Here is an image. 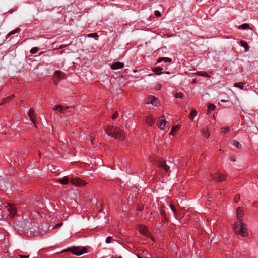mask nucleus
<instances>
[{
	"label": "nucleus",
	"instance_id": "obj_1",
	"mask_svg": "<svg viewBox=\"0 0 258 258\" xmlns=\"http://www.w3.org/2000/svg\"><path fill=\"white\" fill-rule=\"evenodd\" d=\"M237 218L239 220L236 222L234 226L235 232L238 235L242 237H245L247 236V229L246 225L242 222L241 218L244 214L243 210L238 207L237 209Z\"/></svg>",
	"mask_w": 258,
	"mask_h": 258
},
{
	"label": "nucleus",
	"instance_id": "obj_2",
	"mask_svg": "<svg viewBox=\"0 0 258 258\" xmlns=\"http://www.w3.org/2000/svg\"><path fill=\"white\" fill-rule=\"evenodd\" d=\"M105 131L108 135L116 139L123 140L125 138L124 131L117 127H109L108 129H105Z\"/></svg>",
	"mask_w": 258,
	"mask_h": 258
},
{
	"label": "nucleus",
	"instance_id": "obj_3",
	"mask_svg": "<svg viewBox=\"0 0 258 258\" xmlns=\"http://www.w3.org/2000/svg\"><path fill=\"white\" fill-rule=\"evenodd\" d=\"M211 176L212 179L216 182L222 181L226 179V176L219 170L216 171L213 173H211Z\"/></svg>",
	"mask_w": 258,
	"mask_h": 258
},
{
	"label": "nucleus",
	"instance_id": "obj_4",
	"mask_svg": "<svg viewBox=\"0 0 258 258\" xmlns=\"http://www.w3.org/2000/svg\"><path fill=\"white\" fill-rule=\"evenodd\" d=\"M70 251L71 253L74 255L80 256L82 255L84 253H86L87 252V250L85 248H83L80 249L78 247H74L73 248H68L67 249L63 250L62 252Z\"/></svg>",
	"mask_w": 258,
	"mask_h": 258
},
{
	"label": "nucleus",
	"instance_id": "obj_5",
	"mask_svg": "<svg viewBox=\"0 0 258 258\" xmlns=\"http://www.w3.org/2000/svg\"><path fill=\"white\" fill-rule=\"evenodd\" d=\"M175 163H173L170 161H164L163 160H160L158 163L159 167L162 168L166 171H169V169L173 166L174 165Z\"/></svg>",
	"mask_w": 258,
	"mask_h": 258
},
{
	"label": "nucleus",
	"instance_id": "obj_6",
	"mask_svg": "<svg viewBox=\"0 0 258 258\" xmlns=\"http://www.w3.org/2000/svg\"><path fill=\"white\" fill-rule=\"evenodd\" d=\"M7 210L9 212V215L13 217H14L17 213V209L16 207L12 204H9L6 206Z\"/></svg>",
	"mask_w": 258,
	"mask_h": 258
},
{
	"label": "nucleus",
	"instance_id": "obj_7",
	"mask_svg": "<svg viewBox=\"0 0 258 258\" xmlns=\"http://www.w3.org/2000/svg\"><path fill=\"white\" fill-rule=\"evenodd\" d=\"M147 103L151 104L155 106H157L159 104V100L155 96L151 95L148 96Z\"/></svg>",
	"mask_w": 258,
	"mask_h": 258
},
{
	"label": "nucleus",
	"instance_id": "obj_8",
	"mask_svg": "<svg viewBox=\"0 0 258 258\" xmlns=\"http://www.w3.org/2000/svg\"><path fill=\"white\" fill-rule=\"evenodd\" d=\"M71 184L76 186H84L86 185V182L80 179H72L70 180Z\"/></svg>",
	"mask_w": 258,
	"mask_h": 258
},
{
	"label": "nucleus",
	"instance_id": "obj_9",
	"mask_svg": "<svg viewBox=\"0 0 258 258\" xmlns=\"http://www.w3.org/2000/svg\"><path fill=\"white\" fill-rule=\"evenodd\" d=\"M28 116L30 118V119L32 121V122L34 124V125L36 126V122L37 121L36 120V117L34 115V110L32 108L30 109L28 112Z\"/></svg>",
	"mask_w": 258,
	"mask_h": 258
},
{
	"label": "nucleus",
	"instance_id": "obj_10",
	"mask_svg": "<svg viewBox=\"0 0 258 258\" xmlns=\"http://www.w3.org/2000/svg\"><path fill=\"white\" fill-rule=\"evenodd\" d=\"M70 108H71L69 107H67L64 108L63 106H62L61 105H59L55 106L53 109L54 111H58L59 112L64 113H66V111H65L66 109H70Z\"/></svg>",
	"mask_w": 258,
	"mask_h": 258
},
{
	"label": "nucleus",
	"instance_id": "obj_11",
	"mask_svg": "<svg viewBox=\"0 0 258 258\" xmlns=\"http://www.w3.org/2000/svg\"><path fill=\"white\" fill-rule=\"evenodd\" d=\"M164 117L163 116L162 118L158 121V127L161 130H164L166 126V124L167 121Z\"/></svg>",
	"mask_w": 258,
	"mask_h": 258
},
{
	"label": "nucleus",
	"instance_id": "obj_12",
	"mask_svg": "<svg viewBox=\"0 0 258 258\" xmlns=\"http://www.w3.org/2000/svg\"><path fill=\"white\" fill-rule=\"evenodd\" d=\"M124 67V64L121 62H116L113 63L111 66V68L112 70H117L118 69H121Z\"/></svg>",
	"mask_w": 258,
	"mask_h": 258
},
{
	"label": "nucleus",
	"instance_id": "obj_13",
	"mask_svg": "<svg viewBox=\"0 0 258 258\" xmlns=\"http://www.w3.org/2000/svg\"><path fill=\"white\" fill-rule=\"evenodd\" d=\"M139 232L143 235H146L148 233V228L146 226L140 225L138 227Z\"/></svg>",
	"mask_w": 258,
	"mask_h": 258
},
{
	"label": "nucleus",
	"instance_id": "obj_14",
	"mask_svg": "<svg viewBox=\"0 0 258 258\" xmlns=\"http://www.w3.org/2000/svg\"><path fill=\"white\" fill-rule=\"evenodd\" d=\"M146 121L149 126H152L155 121V118L150 115L146 117Z\"/></svg>",
	"mask_w": 258,
	"mask_h": 258
},
{
	"label": "nucleus",
	"instance_id": "obj_15",
	"mask_svg": "<svg viewBox=\"0 0 258 258\" xmlns=\"http://www.w3.org/2000/svg\"><path fill=\"white\" fill-rule=\"evenodd\" d=\"M60 73L61 72L58 71H56L54 72V80H55V83L56 84V81H58L59 80H60L61 79V76H60Z\"/></svg>",
	"mask_w": 258,
	"mask_h": 258
},
{
	"label": "nucleus",
	"instance_id": "obj_16",
	"mask_svg": "<svg viewBox=\"0 0 258 258\" xmlns=\"http://www.w3.org/2000/svg\"><path fill=\"white\" fill-rule=\"evenodd\" d=\"M14 97V95H11L8 97H6L4 99H3L2 101V103H1V105H4L6 103H7V102H8L9 101H10V100H12Z\"/></svg>",
	"mask_w": 258,
	"mask_h": 258
},
{
	"label": "nucleus",
	"instance_id": "obj_17",
	"mask_svg": "<svg viewBox=\"0 0 258 258\" xmlns=\"http://www.w3.org/2000/svg\"><path fill=\"white\" fill-rule=\"evenodd\" d=\"M162 61H164L165 62H171L172 61V59L169 57H161L157 61V63H160Z\"/></svg>",
	"mask_w": 258,
	"mask_h": 258
},
{
	"label": "nucleus",
	"instance_id": "obj_18",
	"mask_svg": "<svg viewBox=\"0 0 258 258\" xmlns=\"http://www.w3.org/2000/svg\"><path fill=\"white\" fill-rule=\"evenodd\" d=\"M58 181L60 183L66 185L69 183V178L67 176H65L63 178L59 179Z\"/></svg>",
	"mask_w": 258,
	"mask_h": 258
},
{
	"label": "nucleus",
	"instance_id": "obj_19",
	"mask_svg": "<svg viewBox=\"0 0 258 258\" xmlns=\"http://www.w3.org/2000/svg\"><path fill=\"white\" fill-rule=\"evenodd\" d=\"M215 108V106L213 104H210L208 105L207 108V113L209 114L212 111H213Z\"/></svg>",
	"mask_w": 258,
	"mask_h": 258
},
{
	"label": "nucleus",
	"instance_id": "obj_20",
	"mask_svg": "<svg viewBox=\"0 0 258 258\" xmlns=\"http://www.w3.org/2000/svg\"><path fill=\"white\" fill-rule=\"evenodd\" d=\"M162 68L160 67H157L153 69V71L158 75H160L163 73V72H161L162 70Z\"/></svg>",
	"mask_w": 258,
	"mask_h": 258
},
{
	"label": "nucleus",
	"instance_id": "obj_21",
	"mask_svg": "<svg viewBox=\"0 0 258 258\" xmlns=\"http://www.w3.org/2000/svg\"><path fill=\"white\" fill-rule=\"evenodd\" d=\"M232 144L236 147V148L240 149L241 148L242 146L240 142L237 140H233L232 142Z\"/></svg>",
	"mask_w": 258,
	"mask_h": 258
},
{
	"label": "nucleus",
	"instance_id": "obj_22",
	"mask_svg": "<svg viewBox=\"0 0 258 258\" xmlns=\"http://www.w3.org/2000/svg\"><path fill=\"white\" fill-rule=\"evenodd\" d=\"M202 134L205 138H208L210 135L209 131H208V129H207V128H204L202 130Z\"/></svg>",
	"mask_w": 258,
	"mask_h": 258
},
{
	"label": "nucleus",
	"instance_id": "obj_23",
	"mask_svg": "<svg viewBox=\"0 0 258 258\" xmlns=\"http://www.w3.org/2000/svg\"><path fill=\"white\" fill-rule=\"evenodd\" d=\"M239 29L246 30L249 28V25L247 23H244L238 27Z\"/></svg>",
	"mask_w": 258,
	"mask_h": 258
},
{
	"label": "nucleus",
	"instance_id": "obj_24",
	"mask_svg": "<svg viewBox=\"0 0 258 258\" xmlns=\"http://www.w3.org/2000/svg\"><path fill=\"white\" fill-rule=\"evenodd\" d=\"M197 111L196 110H192L190 114V115L189 116V118L191 120H193L194 118L196 117V116L197 115Z\"/></svg>",
	"mask_w": 258,
	"mask_h": 258
},
{
	"label": "nucleus",
	"instance_id": "obj_25",
	"mask_svg": "<svg viewBox=\"0 0 258 258\" xmlns=\"http://www.w3.org/2000/svg\"><path fill=\"white\" fill-rule=\"evenodd\" d=\"M197 74L200 76L210 77V75L206 72H198Z\"/></svg>",
	"mask_w": 258,
	"mask_h": 258
},
{
	"label": "nucleus",
	"instance_id": "obj_26",
	"mask_svg": "<svg viewBox=\"0 0 258 258\" xmlns=\"http://www.w3.org/2000/svg\"><path fill=\"white\" fill-rule=\"evenodd\" d=\"M240 42L241 44V46L243 47L246 49V51H248L249 50V46L246 42L243 41H241Z\"/></svg>",
	"mask_w": 258,
	"mask_h": 258
},
{
	"label": "nucleus",
	"instance_id": "obj_27",
	"mask_svg": "<svg viewBox=\"0 0 258 258\" xmlns=\"http://www.w3.org/2000/svg\"><path fill=\"white\" fill-rule=\"evenodd\" d=\"M87 36L89 38H95L96 40H97V38L98 37V35L96 33H94L88 34Z\"/></svg>",
	"mask_w": 258,
	"mask_h": 258
},
{
	"label": "nucleus",
	"instance_id": "obj_28",
	"mask_svg": "<svg viewBox=\"0 0 258 258\" xmlns=\"http://www.w3.org/2000/svg\"><path fill=\"white\" fill-rule=\"evenodd\" d=\"M242 83H235L234 84L233 86L235 87H237L240 88L241 90L244 89V86L243 85H241Z\"/></svg>",
	"mask_w": 258,
	"mask_h": 258
},
{
	"label": "nucleus",
	"instance_id": "obj_29",
	"mask_svg": "<svg viewBox=\"0 0 258 258\" xmlns=\"http://www.w3.org/2000/svg\"><path fill=\"white\" fill-rule=\"evenodd\" d=\"M20 31V29H15V30H12L11 31V32H10L9 33V34L7 35V38H8V37L10 35H13L14 34H16V33L17 32H19V31Z\"/></svg>",
	"mask_w": 258,
	"mask_h": 258
},
{
	"label": "nucleus",
	"instance_id": "obj_30",
	"mask_svg": "<svg viewBox=\"0 0 258 258\" xmlns=\"http://www.w3.org/2000/svg\"><path fill=\"white\" fill-rule=\"evenodd\" d=\"M39 50V49L37 47H33L30 50V52L32 54L36 53Z\"/></svg>",
	"mask_w": 258,
	"mask_h": 258
},
{
	"label": "nucleus",
	"instance_id": "obj_31",
	"mask_svg": "<svg viewBox=\"0 0 258 258\" xmlns=\"http://www.w3.org/2000/svg\"><path fill=\"white\" fill-rule=\"evenodd\" d=\"M183 94L181 92H178L175 94V97L176 98H182L183 97Z\"/></svg>",
	"mask_w": 258,
	"mask_h": 258
},
{
	"label": "nucleus",
	"instance_id": "obj_32",
	"mask_svg": "<svg viewBox=\"0 0 258 258\" xmlns=\"http://www.w3.org/2000/svg\"><path fill=\"white\" fill-rule=\"evenodd\" d=\"M178 128L179 127L177 126L173 127L170 131V134L171 135H174V132H176Z\"/></svg>",
	"mask_w": 258,
	"mask_h": 258
},
{
	"label": "nucleus",
	"instance_id": "obj_33",
	"mask_svg": "<svg viewBox=\"0 0 258 258\" xmlns=\"http://www.w3.org/2000/svg\"><path fill=\"white\" fill-rule=\"evenodd\" d=\"M221 131L222 132H223L224 133H227L229 132V127H224L221 128Z\"/></svg>",
	"mask_w": 258,
	"mask_h": 258
},
{
	"label": "nucleus",
	"instance_id": "obj_34",
	"mask_svg": "<svg viewBox=\"0 0 258 258\" xmlns=\"http://www.w3.org/2000/svg\"><path fill=\"white\" fill-rule=\"evenodd\" d=\"M240 199V196L239 195H235L234 198V201L235 203H237L238 202L239 200Z\"/></svg>",
	"mask_w": 258,
	"mask_h": 258
},
{
	"label": "nucleus",
	"instance_id": "obj_35",
	"mask_svg": "<svg viewBox=\"0 0 258 258\" xmlns=\"http://www.w3.org/2000/svg\"><path fill=\"white\" fill-rule=\"evenodd\" d=\"M170 208H171V209L172 210V212L175 214L176 213V209L174 207V206L172 205V204H170Z\"/></svg>",
	"mask_w": 258,
	"mask_h": 258
},
{
	"label": "nucleus",
	"instance_id": "obj_36",
	"mask_svg": "<svg viewBox=\"0 0 258 258\" xmlns=\"http://www.w3.org/2000/svg\"><path fill=\"white\" fill-rule=\"evenodd\" d=\"M118 116V113L116 112L112 116V119L114 120Z\"/></svg>",
	"mask_w": 258,
	"mask_h": 258
},
{
	"label": "nucleus",
	"instance_id": "obj_37",
	"mask_svg": "<svg viewBox=\"0 0 258 258\" xmlns=\"http://www.w3.org/2000/svg\"><path fill=\"white\" fill-rule=\"evenodd\" d=\"M112 239V237H108L106 238V240H105V242L106 243H110V241H111V239Z\"/></svg>",
	"mask_w": 258,
	"mask_h": 258
},
{
	"label": "nucleus",
	"instance_id": "obj_38",
	"mask_svg": "<svg viewBox=\"0 0 258 258\" xmlns=\"http://www.w3.org/2000/svg\"><path fill=\"white\" fill-rule=\"evenodd\" d=\"M155 15L156 16H161V13L160 11H158V10H156L155 12Z\"/></svg>",
	"mask_w": 258,
	"mask_h": 258
},
{
	"label": "nucleus",
	"instance_id": "obj_39",
	"mask_svg": "<svg viewBox=\"0 0 258 258\" xmlns=\"http://www.w3.org/2000/svg\"><path fill=\"white\" fill-rule=\"evenodd\" d=\"M62 225V223H60L59 224H56L54 227V228H57L60 226H61Z\"/></svg>",
	"mask_w": 258,
	"mask_h": 258
},
{
	"label": "nucleus",
	"instance_id": "obj_40",
	"mask_svg": "<svg viewBox=\"0 0 258 258\" xmlns=\"http://www.w3.org/2000/svg\"><path fill=\"white\" fill-rule=\"evenodd\" d=\"M19 256L20 257V258H28L29 257V256H27V255H19Z\"/></svg>",
	"mask_w": 258,
	"mask_h": 258
},
{
	"label": "nucleus",
	"instance_id": "obj_41",
	"mask_svg": "<svg viewBox=\"0 0 258 258\" xmlns=\"http://www.w3.org/2000/svg\"><path fill=\"white\" fill-rule=\"evenodd\" d=\"M230 160L232 162H235L236 161V159L234 158H233V157L231 158Z\"/></svg>",
	"mask_w": 258,
	"mask_h": 258
},
{
	"label": "nucleus",
	"instance_id": "obj_42",
	"mask_svg": "<svg viewBox=\"0 0 258 258\" xmlns=\"http://www.w3.org/2000/svg\"><path fill=\"white\" fill-rule=\"evenodd\" d=\"M138 209L139 211H142L143 210V207H139Z\"/></svg>",
	"mask_w": 258,
	"mask_h": 258
},
{
	"label": "nucleus",
	"instance_id": "obj_43",
	"mask_svg": "<svg viewBox=\"0 0 258 258\" xmlns=\"http://www.w3.org/2000/svg\"><path fill=\"white\" fill-rule=\"evenodd\" d=\"M163 73H165V74H170V72H168V71H166V72H163Z\"/></svg>",
	"mask_w": 258,
	"mask_h": 258
},
{
	"label": "nucleus",
	"instance_id": "obj_44",
	"mask_svg": "<svg viewBox=\"0 0 258 258\" xmlns=\"http://www.w3.org/2000/svg\"><path fill=\"white\" fill-rule=\"evenodd\" d=\"M221 102H226V101L225 100H222Z\"/></svg>",
	"mask_w": 258,
	"mask_h": 258
},
{
	"label": "nucleus",
	"instance_id": "obj_45",
	"mask_svg": "<svg viewBox=\"0 0 258 258\" xmlns=\"http://www.w3.org/2000/svg\"><path fill=\"white\" fill-rule=\"evenodd\" d=\"M161 212V214H162V215H164V211H162Z\"/></svg>",
	"mask_w": 258,
	"mask_h": 258
},
{
	"label": "nucleus",
	"instance_id": "obj_46",
	"mask_svg": "<svg viewBox=\"0 0 258 258\" xmlns=\"http://www.w3.org/2000/svg\"><path fill=\"white\" fill-rule=\"evenodd\" d=\"M64 47V45H61V46H60V47H61V48H62V47Z\"/></svg>",
	"mask_w": 258,
	"mask_h": 258
},
{
	"label": "nucleus",
	"instance_id": "obj_47",
	"mask_svg": "<svg viewBox=\"0 0 258 258\" xmlns=\"http://www.w3.org/2000/svg\"><path fill=\"white\" fill-rule=\"evenodd\" d=\"M138 258H142L141 257H140V256H139L138 255H137Z\"/></svg>",
	"mask_w": 258,
	"mask_h": 258
},
{
	"label": "nucleus",
	"instance_id": "obj_48",
	"mask_svg": "<svg viewBox=\"0 0 258 258\" xmlns=\"http://www.w3.org/2000/svg\"><path fill=\"white\" fill-rule=\"evenodd\" d=\"M39 156L40 157L41 155H40V153L39 152Z\"/></svg>",
	"mask_w": 258,
	"mask_h": 258
}]
</instances>
